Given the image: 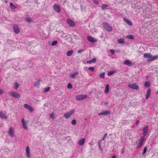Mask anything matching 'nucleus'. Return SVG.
Returning <instances> with one entry per match:
<instances>
[{
  "label": "nucleus",
  "instance_id": "29",
  "mask_svg": "<svg viewBox=\"0 0 158 158\" xmlns=\"http://www.w3.org/2000/svg\"><path fill=\"white\" fill-rule=\"evenodd\" d=\"M150 85V82L148 81H146L144 83V86L146 87H149Z\"/></svg>",
  "mask_w": 158,
  "mask_h": 158
},
{
  "label": "nucleus",
  "instance_id": "36",
  "mask_svg": "<svg viewBox=\"0 0 158 158\" xmlns=\"http://www.w3.org/2000/svg\"><path fill=\"white\" fill-rule=\"evenodd\" d=\"M105 73H103L102 74H100V77L102 79H103L105 77Z\"/></svg>",
  "mask_w": 158,
  "mask_h": 158
},
{
  "label": "nucleus",
  "instance_id": "21",
  "mask_svg": "<svg viewBox=\"0 0 158 158\" xmlns=\"http://www.w3.org/2000/svg\"><path fill=\"white\" fill-rule=\"evenodd\" d=\"M26 152L27 155V156L29 158L30 157L31 154L30 152V149L29 146H27L26 148Z\"/></svg>",
  "mask_w": 158,
  "mask_h": 158
},
{
  "label": "nucleus",
  "instance_id": "54",
  "mask_svg": "<svg viewBox=\"0 0 158 158\" xmlns=\"http://www.w3.org/2000/svg\"><path fill=\"white\" fill-rule=\"evenodd\" d=\"M139 120H138L136 121V124L137 125L139 123Z\"/></svg>",
  "mask_w": 158,
  "mask_h": 158
},
{
  "label": "nucleus",
  "instance_id": "5",
  "mask_svg": "<svg viewBox=\"0 0 158 158\" xmlns=\"http://www.w3.org/2000/svg\"><path fill=\"white\" fill-rule=\"evenodd\" d=\"M75 110L74 109H72L69 112L67 113L64 114V117L66 119L69 118L71 115L74 113Z\"/></svg>",
  "mask_w": 158,
  "mask_h": 158
},
{
  "label": "nucleus",
  "instance_id": "8",
  "mask_svg": "<svg viewBox=\"0 0 158 158\" xmlns=\"http://www.w3.org/2000/svg\"><path fill=\"white\" fill-rule=\"evenodd\" d=\"M87 39L89 41L92 43H95L98 41L97 39L94 38L90 36H88Z\"/></svg>",
  "mask_w": 158,
  "mask_h": 158
},
{
  "label": "nucleus",
  "instance_id": "42",
  "mask_svg": "<svg viewBox=\"0 0 158 158\" xmlns=\"http://www.w3.org/2000/svg\"><path fill=\"white\" fill-rule=\"evenodd\" d=\"M77 122L75 119L73 120L71 122V123L73 125H75L76 123Z\"/></svg>",
  "mask_w": 158,
  "mask_h": 158
},
{
  "label": "nucleus",
  "instance_id": "35",
  "mask_svg": "<svg viewBox=\"0 0 158 158\" xmlns=\"http://www.w3.org/2000/svg\"><path fill=\"white\" fill-rule=\"evenodd\" d=\"M127 38L131 40H133L134 39V37L132 35H129L127 36Z\"/></svg>",
  "mask_w": 158,
  "mask_h": 158
},
{
  "label": "nucleus",
  "instance_id": "44",
  "mask_svg": "<svg viewBox=\"0 0 158 158\" xmlns=\"http://www.w3.org/2000/svg\"><path fill=\"white\" fill-rule=\"evenodd\" d=\"M93 2L94 3L97 5H98L99 3L98 1L97 0H93Z\"/></svg>",
  "mask_w": 158,
  "mask_h": 158
},
{
  "label": "nucleus",
  "instance_id": "51",
  "mask_svg": "<svg viewBox=\"0 0 158 158\" xmlns=\"http://www.w3.org/2000/svg\"><path fill=\"white\" fill-rule=\"evenodd\" d=\"M3 93V90L0 89V95L2 94Z\"/></svg>",
  "mask_w": 158,
  "mask_h": 158
},
{
  "label": "nucleus",
  "instance_id": "25",
  "mask_svg": "<svg viewBox=\"0 0 158 158\" xmlns=\"http://www.w3.org/2000/svg\"><path fill=\"white\" fill-rule=\"evenodd\" d=\"M116 72V71L115 70H114L113 71H110L108 73L107 75L108 76H110L113 75V74L115 73Z\"/></svg>",
  "mask_w": 158,
  "mask_h": 158
},
{
  "label": "nucleus",
  "instance_id": "28",
  "mask_svg": "<svg viewBox=\"0 0 158 158\" xmlns=\"http://www.w3.org/2000/svg\"><path fill=\"white\" fill-rule=\"evenodd\" d=\"M40 80H38L34 83V86H38L40 85Z\"/></svg>",
  "mask_w": 158,
  "mask_h": 158
},
{
  "label": "nucleus",
  "instance_id": "16",
  "mask_svg": "<svg viewBox=\"0 0 158 158\" xmlns=\"http://www.w3.org/2000/svg\"><path fill=\"white\" fill-rule=\"evenodd\" d=\"M123 20L125 22H126L127 24H128L129 25L131 26L132 25V22L129 20L125 18H123Z\"/></svg>",
  "mask_w": 158,
  "mask_h": 158
},
{
  "label": "nucleus",
  "instance_id": "12",
  "mask_svg": "<svg viewBox=\"0 0 158 158\" xmlns=\"http://www.w3.org/2000/svg\"><path fill=\"white\" fill-rule=\"evenodd\" d=\"M8 134L11 137H13L14 135V130L12 127H10L8 131Z\"/></svg>",
  "mask_w": 158,
  "mask_h": 158
},
{
  "label": "nucleus",
  "instance_id": "38",
  "mask_svg": "<svg viewBox=\"0 0 158 158\" xmlns=\"http://www.w3.org/2000/svg\"><path fill=\"white\" fill-rule=\"evenodd\" d=\"M147 148L145 147H144L143 148V152L142 153L143 155L145 154L146 153V152H147Z\"/></svg>",
  "mask_w": 158,
  "mask_h": 158
},
{
  "label": "nucleus",
  "instance_id": "52",
  "mask_svg": "<svg viewBox=\"0 0 158 158\" xmlns=\"http://www.w3.org/2000/svg\"><path fill=\"white\" fill-rule=\"evenodd\" d=\"M21 122H22V124L23 123H25V122L24 119L23 118V119H22V120H21Z\"/></svg>",
  "mask_w": 158,
  "mask_h": 158
},
{
  "label": "nucleus",
  "instance_id": "37",
  "mask_svg": "<svg viewBox=\"0 0 158 158\" xmlns=\"http://www.w3.org/2000/svg\"><path fill=\"white\" fill-rule=\"evenodd\" d=\"M57 41H53L52 43V45L55 46L57 44Z\"/></svg>",
  "mask_w": 158,
  "mask_h": 158
},
{
  "label": "nucleus",
  "instance_id": "24",
  "mask_svg": "<svg viewBox=\"0 0 158 158\" xmlns=\"http://www.w3.org/2000/svg\"><path fill=\"white\" fill-rule=\"evenodd\" d=\"M96 58H93L92 59L90 60L87 61V63H89V64H91L92 63H95L96 62Z\"/></svg>",
  "mask_w": 158,
  "mask_h": 158
},
{
  "label": "nucleus",
  "instance_id": "17",
  "mask_svg": "<svg viewBox=\"0 0 158 158\" xmlns=\"http://www.w3.org/2000/svg\"><path fill=\"white\" fill-rule=\"evenodd\" d=\"M151 92V89H148L147 90V91L146 94V97H145V98H146V99L147 100L149 98L150 96V95Z\"/></svg>",
  "mask_w": 158,
  "mask_h": 158
},
{
  "label": "nucleus",
  "instance_id": "14",
  "mask_svg": "<svg viewBox=\"0 0 158 158\" xmlns=\"http://www.w3.org/2000/svg\"><path fill=\"white\" fill-rule=\"evenodd\" d=\"M110 113V111L109 110L103 111L102 112L99 113L98 115H108Z\"/></svg>",
  "mask_w": 158,
  "mask_h": 158
},
{
  "label": "nucleus",
  "instance_id": "57",
  "mask_svg": "<svg viewBox=\"0 0 158 158\" xmlns=\"http://www.w3.org/2000/svg\"><path fill=\"white\" fill-rule=\"evenodd\" d=\"M4 2H5L6 3H7V2H8L7 1H6V0Z\"/></svg>",
  "mask_w": 158,
  "mask_h": 158
},
{
  "label": "nucleus",
  "instance_id": "56",
  "mask_svg": "<svg viewBox=\"0 0 158 158\" xmlns=\"http://www.w3.org/2000/svg\"><path fill=\"white\" fill-rule=\"evenodd\" d=\"M105 138V137H104L103 136V138H102V139L101 140H102V141L103 140H104Z\"/></svg>",
  "mask_w": 158,
  "mask_h": 158
},
{
  "label": "nucleus",
  "instance_id": "39",
  "mask_svg": "<svg viewBox=\"0 0 158 158\" xmlns=\"http://www.w3.org/2000/svg\"><path fill=\"white\" fill-rule=\"evenodd\" d=\"M15 88L16 89L18 88L19 85V84L17 82H15Z\"/></svg>",
  "mask_w": 158,
  "mask_h": 158
},
{
  "label": "nucleus",
  "instance_id": "23",
  "mask_svg": "<svg viewBox=\"0 0 158 158\" xmlns=\"http://www.w3.org/2000/svg\"><path fill=\"white\" fill-rule=\"evenodd\" d=\"M118 42L119 44H122L125 42V40L124 39L121 38L118 40Z\"/></svg>",
  "mask_w": 158,
  "mask_h": 158
},
{
  "label": "nucleus",
  "instance_id": "58",
  "mask_svg": "<svg viewBox=\"0 0 158 158\" xmlns=\"http://www.w3.org/2000/svg\"><path fill=\"white\" fill-rule=\"evenodd\" d=\"M158 93V91H157V93Z\"/></svg>",
  "mask_w": 158,
  "mask_h": 158
},
{
  "label": "nucleus",
  "instance_id": "34",
  "mask_svg": "<svg viewBox=\"0 0 158 158\" xmlns=\"http://www.w3.org/2000/svg\"><path fill=\"white\" fill-rule=\"evenodd\" d=\"M88 69L90 71L93 72L94 71V68L93 67H90L88 68Z\"/></svg>",
  "mask_w": 158,
  "mask_h": 158
},
{
  "label": "nucleus",
  "instance_id": "19",
  "mask_svg": "<svg viewBox=\"0 0 158 158\" xmlns=\"http://www.w3.org/2000/svg\"><path fill=\"white\" fill-rule=\"evenodd\" d=\"M124 63L125 64L129 66H131L133 64V63H132L129 60H126L125 61H124Z\"/></svg>",
  "mask_w": 158,
  "mask_h": 158
},
{
  "label": "nucleus",
  "instance_id": "53",
  "mask_svg": "<svg viewBox=\"0 0 158 158\" xmlns=\"http://www.w3.org/2000/svg\"><path fill=\"white\" fill-rule=\"evenodd\" d=\"M107 133H106L104 135V137H106L107 136Z\"/></svg>",
  "mask_w": 158,
  "mask_h": 158
},
{
  "label": "nucleus",
  "instance_id": "1",
  "mask_svg": "<svg viewBox=\"0 0 158 158\" xmlns=\"http://www.w3.org/2000/svg\"><path fill=\"white\" fill-rule=\"evenodd\" d=\"M143 57L145 58L149 59L147 61H152L155 59H158V55H156L152 56V55L150 53H145L143 54Z\"/></svg>",
  "mask_w": 158,
  "mask_h": 158
},
{
  "label": "nucleus",
  "instance_id": "47",
  "mask_svg": "<svg viewBox=\"0 0 158 158\" xmlns=\"http://www.w3.org/2000/svg\"><path fill=\"white\" fill-rule=\"evenodd\" d=\"M102 141V140H98V145H101V143Z\"/></svg>",
  "mask_w": 158,
  "mask_h": 158
},
{
  "label": "nucleus",
  "instance_id": "15",
  "mask_svg": "<svg viewBox=\"0 0 158 158\" xmlns=\"http://www.w3.org/2000/svg\"><path fill=\"white\" fill-rule=\"evenodd\" d=\"M23 107L26 109H28L30 111L32 112L33 109L32 107L29 106L27 104H25L23 105Z\"/></svg>",
  "mask_w": 158,
  "mask_h": 158
},
{
  "label": "nucleus",
  "instance_id": "26",
  "mask_svg": "<svg viewBox=\"0 0 158 158\" xmlns=\"http://www.w3.org/2000/svg\"><path fill=\"white\" fill-rule=\"evenodd\" d=\"M109 85L107 84L106 85V86L105 89V92L106 93H108L109 92Z\"/></svg>",
  "mask_w": 158,
  "mask_h": 158
},
{
  "label": "nucleus",
  "instance_id": "32",
  "mask_svg": "<svg viewBox=\"0 0 158 158\" xmlns=\"http://www.w3.org/2000/svg\"><path fill=\"white\" fill-rule=\"evenodd\" d=\"M22 124L23 126L24 129H27V124L25 122V123H22Z\"/></svg>",
  "mask_w": 158,
  "mask_h": 158
},
{
  "label": "nucleus",
  "instance_id": "43",
  "mask_svg": "<svg viewBox=\"0 0 158 158\" xmlns=\"http://www.w3.org/2000/svg\"><path fill=\"white\" fill-rule=\"evenodd\" d=\"M54 113L53 112L52 113L50 114V118H52L53 119H54Z\"/></svg>",
  "mask_w": 158,
  "mask_h": 158
},
{
  "label": "nucleus",
  "instance_id": "10",
  "mask_svg": "<svg viewBox=\"0 0 158 158\" xmlns=\"http://www.w3.org/2000/svg\"><path fill=\"white\" fill-rule=\"evenodd\" d=\"M69 25L71 27H74L75 26V23L74 21L70 19H68L67 21Z\"/></svg>",
  "mask_w": 158,
  "mask_h": 158
},
{
  "label": "nucleus",
  "instance_id": "30",
  "mask_svg": "<svg viewBox=\"0 0 158 158\" xmlns=\"http://www.w3.org/2000/svg\"><path fill=\"white\" fill-rule=\"evenodd\" d=\"M10 6L11 8L12 9H15L16 8V7L12 3L10 2Z\"/></svg>",
  "mask_w": 158,
  "mask_h": 158
},
{
  "label": "nucleus",
  "instance_id": "6",
  "mask_svg": "<svg viewBox=\"0 0 158 158\" xmlns=\"http://www.w3.org/2000/svg\"><path fill=\"white\" fill-rule=\"evenodd\" d=\"M53 8L54 10L57 13H59L61 11L60 7L57 4H55L53 6Z\"/></svg>",
  "mask_w": 158,
  "mask_h": 158
},
{
  "label": "nucleus",
  "instance_id": "40",
  "mask_svg": "<svg viewBox=\"0 0 158 158\" xmlns=\"http://www.w3.org/2000/svg\"><path fill=\"white\" fill-rule=\"evenodd\" d=\"M67 87L69 89H71L73 88V86L70 83H69Z\"/></svg>",
  "mask_w": 158,
  "mask_h": 158
},
{
  "label": "nucleus",
  "instance_id": "9",
  "mask_svg": "<svg viewBox=\"0 0 158 158\" xmlns=\"http://www.w3.org/2000/svg\"><path fill=\"white\" fill-rule=\"evenodd\" d=\"M14 32L16 34H18L20 31V29L19 26L17 25H14L13 27Z\"/></svg>",
  "mask_w": 158,
  "mask_h": 158
},
{
  "label": "nucleus",
  "instance_id": "13",
  "mask_svg": "<svg viewBox=\"0 0 158 158\" xmlns=\"http://www.w3.org/2000/svg\"><path fill=\"white\" fill-rule=\"evenodd\" d=\"M148 126H146L143 128V129L142 134L143 135V137H144L146 136L148 132Z\"/></svg>",
  "mask_w": 158,
  "mask_h": 158
},
{
  "label": "nucleus",
  "instance_id": "4",
  "mask_svg": "<svg viewBox=\"0 0 158 158\" xmlns=\"http://www.w3.org/2000/svg\"><path fill=\"white\" fill-rule=\"evenodd\" d=\"M9 94L10 96H11L15 98H20V95L19 94H18L17 92L13 91H11L9 92Z\"/></svg>",
  "mask_w": 158,
  "mask_h": 158
},
{
  "label": "nucleus",
  "instance_id": "48",
  "mask_svg": "<svg viewBox=\"0 0 158 158\" xmlns=\"http://www.w3.org/2000/svg\"><path fill=\"white\" fill-rule=\"evenodd\" d=\"M98 147L101 151H102L103 150V149L102 148L101 145H98Z\"/></svg>",
  "mask_w": 158,
  "mask_h": 158
},
{
  "label": "nucleus",
  "instance_id": "41",
  "mask_svg": "<svg viewBox=\"0 0 158 158\" xmlns=\"http://www.w3.org/2000/svg\"><path fill=\"white\" fill-rule=\"evenodd\" d=\"M50 89V88L49 87H48L47 88H45V90L44 91V92H47Z\"/></svg>",
  "mask_w": 158,
  "mask_h": 158
},
{
  "label": "nucleus",
  "instance_id": "3",
  "mask_svg": "<svg viewBox=\"0 0 158 158\" xmlns=\"http://www.w3.org/2000/svg\"><path fill=\"white\" fill-rule=\"evenodd\" d=\"M102 26L107 31L111 32L112 31V28L111 25L106 22H104L102 24Z\"/></svg>",
  "mask_w": 158,
  "mask_h": 158
},
{
  "label": "nucleus",
  "instance_id": "49",
  "mask_svg": "<svg viewBox=\"0 0 158 158\" xmlns=\"http://www.w3.org/2000/svg\"><path fill=\"white\" fill-rule=\"evenodd\" d=\"M108 104H109V102H105L104 103V105L106 106V107H108Z\"/></svg>",
  "mask_w": 158,
  "mask_h": 158
},
{
  "label": "nucleus",
  "instance_id": "31",
  "mask_svg": "<svg viewBox=\"0 0 158 158\" xmlns=\"http://www.w3.org/2000/svg\"><path fill=\"white\" fill-rule=\"evenodd\" d=\"M108 7V6L106 4H103L102 6V10H104L107 8Z\"/></svg>",
  "mask_w": 158,
  "mask_h": 158
},
{
  "label": "nucleus",
  "instance_id": "33",
  "mask_svg": "<svg viewBox=\"0 0 158 158\" xmlns=\"http://www.w3.org/2000/svg\"><path fill=\"white\" fill-rule=\"evenodd\" d=\"M26 21L28 23L32 21L31 19L29 17H27L26 18Z\"/></svg>",
  "mask_w": 158,
  "mask_h": 158
},
{
  "label": "nucleus",
  "instance_id": "18",
  "mask_svg": "<svg viewBox=\"0 0 158 158\" xmlns=\"http://www.w3.org/2000/svg\"><path fill=\"white\" fill-rule=\"evenodd\" d=\"M0 117L3 119H6L7 118L6 114L3 113L2 111L0 112Z\"/></svg>",
  "mask_w": 158,
  "mask_h": 158
},
{
  "label": "nucleus",
  "instance_id": "2",
  "mask_svg": "<svg viewBox=\"0 0 158 158\" xmlns=\"http://www.w3.org/2000/svg\"><path fill=\"white\" fill-rule=\"evenodd\" d=\"M145 140V137H141L138 143H136V148L138 149L141 147L143 144Z\"/></svg>",
  "mask_w": 158,
  "mask_h": 158
},
{
  "label": "nucleus",
  "instance_id": "55",
  "mask_svg": "<svg viewBox=\"0 0 158 158\" xmlns=\"http://www.w3.org/2000/svg\"><path fill=\"white\" fill-rule=\"evenodd\" d=\"M116 157L115 155H113L111 158H116Z\"/></svg>",
  "mask_w": 158,
  "mask_h": 158
},
{
  "label": "nucleus",
  "instance_id": "27",
  "mask_svg": "<svg viewBox=\"0 0 158 158\" xmlns=\"http://www.w3.org/2000/svg\"><path fill=\"white\" fill-rule=\"evenodd\" d=\"M73 53V51L72 50H70L68 51L67 53L66 54L68 56H71Z\"/></svg>",
  "mask_w": 158,
  "mask_h": 158
},
{
  "label": "nucleus",
  "instance_id": "22",
  "mask_svg": "<svg viewBox=\"0 0 158 158\" xmlns=\"http://www.w3.org/2000/svg\"><path fill=\"white\" fill-rule=\"evenodd\" d=\"M79 75V73L77 72H76L73 73L71 74L70 77L72 78H74L76 76Z\"/></svg>",
  "mask_w": 158,
  "mask_h": 158
},
{
  "label": "nucleus",
  "instance_id": "20",
  "mask_svg": "<svg viewBox=\"0 0 158 158\" xmlns=\"http://www.w3.org/2000/svg\"><path fill=\"white\" fill-rule=\"evenodd\" d=\"M85 140V138H82L79 140L78 142V145L80 146H82L84 144Z\"/></svg>",
  "mask_w": 158,
  "mask_h": 158
},
{
  "label": "nucleus",
  "instance_id": "45",
  "mask_svg": "<svg viewBox=\"0 0 158 158\" xmlns=\"http://www.w3.org/2000/svg\"><path fill=\"white\" fill-rule=\"evenodd\" d=\"M110 51L112 54H114V49H110Z\"/></svg>",
  "mask_w": 158,
  "mask_h": 158
},
{
  "label": "nucleus",
  "instance_id": "7",
  "mask_svg": "<svg viewBox=\"0 0 158 158\" xmlns=\"http://www.w3.org/2000/svg\"><path fill=\"white\" fill-rule=\"evenodd\" d=\"M87 95L84 94L79 95L76 96V99L77 100H81L86 98Z\"/></svg>",
  "mask_w": 158,
  "mask_h": 158
},
{
  "label": "nucleus",
  "instance_id": "50",
  "mask_svg": "<svg viewBox=\"0 0 158 158\" xmlns=\"http://www.w3.org/2000/svg\"><path fill=\"white\" fill-rule=\"evenodd\" d=\"M125 152V151L124 149H123L121 151V154H123Z\"/></svg>",
  "mask_w": 158,
  "mask_h": 158
},
{
  "label": "nucleus",
  "instance_id": "11",
  "mask_svg": "<svg viewBox=\"0 0 158 158\" xmlns=\"http://www.w3.org/2000/svg\"><path fill=\"white\" fill-rule=\"evenodd\" d=\"M128 86L129 88L134 89H138L139 88V86L137 85L136 83L133 84H129L128 85Z\"/></svg>",
  "mask_w": 158,
  "mask_h": 158
},
{
  "label": "nucleus",
  "instance_id": "46",
  "mask_svg": "<svg viewBox=\"0 0 158 158\" xmlns=\"http://www.w3.org/2000/svg\"><path fill=\"white\" fill-rule=\"evenodd\" d=\"M84 50L83 49H80L78 50L77 53H81Z\"/></svg>",
  "mask_w": 158,
  "mask_h": 158
}]
</instances>
